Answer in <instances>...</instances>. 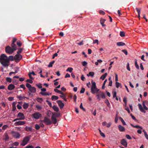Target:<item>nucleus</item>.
I'll list each match as a JSON object with an SVG mask.
<instances>
[{"mask_svg":"<svg viewBox=\"0 0 148 148\" xmlns=\"http://www.w3.org/2000/svg\"><path fill=\"white\" fill-rule=\"evenodd\" d=\"M87 64V62L86 61H84L82 62V65L84 66H86Z\"/></svg>","mask_w":148,"mask_h":148,"instance_id":"obj_55","label":"nucleus"},{"mask_svg":"<svg viewBox=\"0 0 148 148\" xmlns=\"http://www.w3.org/2000/svg\"><path fill=\"white\" fill-rule=\"evenodd\" d=\"M94 74L95 73L93 72H90L88 74H87V75L88 77L91 76V77H93Z\"/></svg>","mask_w":148,"mask_h":148,"instance_id":"obj_24","label":"nucleus"},{"mask_svg":"<svg viewBox=\"0 0 148 148\" xmlns=\"http://www.w3.org/2000/svg\"><path fill=\"white\" fill-rule=\"evenodd\" d=\"M15 87V86L14 85L11 84L8 86V89L9 90H11L14 89Z\"/></svg>","mask_w":148,"mask_h":148,"instance_id":"obj_16","label":"nucleus"},{"mask_svg":"<svg viewBox=\"0 0 148 148\" xmlns=\"http://www.w3.org/2000/svg\"><path fill=\"white\" fill-rule=\"evenodd\" d=\"M9 137L7 134H5L4 135V139L5 140H7L8 139H9Z\"/></svg>","mask_w":148,"mask_h":148,"instance_id":"obj_37","label":"nucleus"},{"mask_svg":"<svg viewBox=\"0 0 148 148\" xmlns=\"http://www.w3.org/2000/svg\"><path fill=\"white\" fill-rule=\"evenodd\" d=\"M26 87L28 88V90L29 88H30L32 86L29 83H26Z\"/></svg>","mask_w":148,"mask_h":148,"instance_id":"obj_45","label":"nucleus"},{"mask_svg":"<svg viewBox=\"0 0 148 148\" xmlns=\"http://www.w3.org/2000/svg\"><path fill=\"white\" fill-rule=\"evenodd\" d=\"M22 58V56L21 54H16L14 57V60L16 62H18Z\"/></svg>","mask_w":148,"mask_h":148,"instance_id":"obj_6","label":"nucleus"},{"mask_svg":"<svg viewBox=\"0 0 148 148\" xmlns=\"http://www.w3.org/2000/svg\"><path fill=\"white\" fill-rule=\"evenodd\" d=\"M136 10L138 12V14H140V9H139L138 8H136Z\"/></svg>","mask_w":148,"mask_h":148,"instance_id":"obj_59","label":"nucleus"},{"mask_svg":"<svg viewBox=\"0 0 148 148\" xmlns=\"http://www.w3.org/2000/svg\"><path fill=\"white\" fill-rule=\"evenodd\" d=\"M100 96L102 98L104 99L105 98V96L104 93L103 92H100Z\"/></svg>","mask_w":148,"mask_h":148,"instance_id":"obj_26","label":"nucleus"},{"mask_svg":"<svg viewBox=\"0 0 148 148\" xmlns=\"http://www.w3.org/2000/svg\"><path fill=\"white\" fill-rule=\"evenodd\" d=\"M12 133L13 136L16 138H19L20 137V134L17 132H12Z\"/></svg>","mask_w":148,"mask_h":148,"instance_id":"obj_9","label":"nucleus"},{"mask_svg":"<svg viewBox=\"0 0 148 148\" xmlns=\"http://www.w3.org/2000/svg\"><path fill=\"white\" fill-rule=\"evenodd\" d=\"M36 100L38 102L42 103L43 101V99L42 98L38 97L36 99Z\"/></svg>","mask_w":148,"mask_h":148,"instance_id":"obj_34","label":"nucleus"},{"mask_svg":"<svg viewBox=\"0 0 148 148\" xmlns=\"http://www.w3.org/2000/svg\"><path fill=\"white\" fill-rule=\"evenodd\" d=\"M17 45L19 47H21L22 45V43L20 41H18L17 42Z\"/></svg>","mask_w":148,"mask_h":148,"instance_id":"obj_46","label":"nucleus"},{"mask_svg":"<svg viewBox=\"0 0 148 148\" xmlns=\"http://www.w3.org/2000/svg\"><path fill=\"white\" fill-rule=\"evenodd\" d=\"M73 70V69L71 67H69L67 69L66 71H69L70 73H71Z\"/></svg>","mask_w":148,"mask_h":148,"instance_id":"obj_40","label":"nucleus"},{"mask_svg":"<svg viewBox=\"0 0 148 148\" xmlns=\"http://www.w3.org/2000/svg\"><path fill=\"white\" fill-rule=\"evenodd\" d=\"M106 21V20L104 19L101 18L100 20V22L101 24L102 25V26H105L106 25L104 24L105 22Z\"/></svg>","mask_w":148,"mask_h":148,"instance_id":"obj_19","label":"nucleus"},{"mask_svg":"<svg viewBox=\"0 0 148 148\" xmlns=\"http://www.w3.org/2000/svg\"><path fill=\"white\" fill-rule=\"evenodd\" d=\"M54 91L57 92V93H59L60 94H63V92H62V91H61L60 90H58V89H54Z\"/></svg>","mask_w":148,"mask_h":148,"instance_id":"obj_31","label":"nucleus"},{"mask_svg":"<svg viewBox=\"0 0 148 148\" xmlns=\"http://www.w3.org/2000/svg\"><path fill=\"white\" fill-rule=\"evenodd\" d=\"M80 108L82 109L84 111H85V109L82 106V103H81L80 106Z\"/></svg>","mask_w":148,"mask_h":148,"instance_id":"obj_60","label":"nucleus"},{"mask_svg":"<svg viewBox=\"0 0 148 148\" xmlns=\"http://www.w3.org/2000/svg\"><path fill=\"white\" fill-rule=\"evenodd\" d=\"M29 90L31 93H34L36 91V89L35 87L32 86L29 89Z\"/></svg>","mask_w":148,"mask_h":148,"instance_id":"obj_15","label":"nucleus"},{"mask_svg":"<svg viewBox=\"0 0 148 148\" xmlns=\"http://www.w3.org/2000/svg\"><path fill=\"white\" fill-rule=\"evenodd\" d=\"M41 121L45 123L46 125H51L52 123L50 120L46 117H45L44 120Z\"/></svg>","mask_w":148,"mask_h":148,"instance_id":"obj_7","label":"nucleus"},{"mask_svg":"<svg viewBox=\"0 0 148 148\" xmlns=\"http://www.w3.org/2000/svg\"><path fill=\"white\" fill-rule=\"evenodd\" d=\"M54 61H52L50 62L48 65V67H52L53 66V64L54 63Z\"/></svg>","mask_w":148,"mask_h":148,"instance_id":"obj_35","label":"nucleus"},{"mask_svg":"<svg viewBox=\"0 0 148 148\" xmlns=\"http://www.w3.org/2000/svg\"><path fill=\"white\" fill-rule=\"evenodd\" d=\"M32 127H30L26 126L25 127V130L27 132H32Z\"/></svg>","mask_w":148,"mask_h":148,"instance_id":"obj_21","label":"nucleus"},{"mask_svg":"<svg viewBox=\"0 0 148 148\" xmlns=\"http://www.w3.org/2000/svg\"><path fill=\"white\" fill-rule=\"evenodd\" d=\"M17 39L15 38H13V40L12 41V42L11 44V46H12L13 47H17V46L15 44V42L17 40Z\"/></svg>","mask_w":148,"mask_h":148,"instance_id":"obj_13","label":"nucleus"},{"mask_svg":"<svg viewBox=\"0 0 148 148\" xmlns=\"http://www.w3.org/2000/svg\"><path fill=\"white\" fill-rule=\"evenodd\" d=\"M30 139V137L29 136H27L24 137L23 140L21 143V145L22 146L25 145L29 140Z\"/></svg>","mask_w":148,"mask_h":148,"instance_id":"obj_4","label":"nucleus"},{"mask_svg":"<svg viewBox=\"0 0 148 148\" xmlns=\"http://www.w3.org/2000/svg\"><path fill=\"white\" fill-rule=\"evenodd\" d=\"M134 127L136 128H139L141 129H142V127H141L140 126L138 125H136Z\"/></svg>","mask_w":148,"mask_h":148,"instance_id":"obj_61","label":"nucleus"},{"mask_svg":"<svg viewBox=\"0 0 148 148\" xmlns=\"http://www.w3.org/2000/svg\"><path fill=\"white\" fill-rule=\"evenodd\" d=\"M99 90V89H98L97 88H96L95 89V90H94V91L95 92V93H97Z\"/></svg>","mask_w":148,"mask_h":148,"instance_id":"obj_52","label":"nucleus"},{"mask_svg":"<svg viewBox=\"0 0 148 148\" xmlns=\"http://www.w3.org/2000/svg\"><path fill=\"white\" fill-rule=\"evenodd\" d=\"M0 62L2 66L4 67H7L9 65L10 61H8V60L6 58L4 60L0 61Z\"/></svg>","mask_w":148,"mask_h":148,"instance_id":"obj_3","label":"nucleus"},{"mask_svg":"<svg viewBox=\"0 0 148 148\" xmlns=\"http://www.w3.org/2000/svg\"><path fill=\"white\" fill-rule=\"evenodd\" d=\"M116 87L117 88H118L119 87H120L121 88H122V86H121V84L119 82H116Z\"/></svg>","mask_w":148,"mask_h":148,"instance_id":"obj_29","label":"nucleus"},{"mask_svg":"<svg viewBox=\"0 0 148 148\" xmlns=\"http://www.w3.org/2000/svg\"><path fill=\"white\" fill-rule=\"evenodd\" d=\"M57 102L60 108H63L64 104L62 103L61 101L58 100L57 101Z\"/></svg>","mask_w":148,"mask_h":148,"instance_id":"obj_12","label":"nucleus"},{"mask_svg":"<svg viewBox=\"0 0 148 148\" xmlns=\"http://www.w3.org/2000/svg\"><path fill=\"white\" fill-rule=\"evenodd\" d=\"M35 128L36 130H38L40 128V126L37 124L35 125Z\"/></svg>","mask_w":148,"mask_h":148,"instance_id":"obj_47","label":"nucleus"},{"mask_svg":"<svg viewBox=\"0 0 148 148\" xmlns=\"http://www.w3.org/2000/svg\"><path fill=\"white\" fill-rule=\"evenodd\" d=\"M17 117H19V119L20 120H23L24 119V114L21 112H19L17 115Z\"/></svg>","mask_w":148,"mask_h":148,"instance_id":"obj_11","label":"nucleus"},{"mask_svg":"<svg viewBox=\"0 0 148 148\" xmlns=\"http://www.w3.org/2000/svg\"><path fill=\"white\" fill-rule=\"evenodd\" d=\"M33 116V117L35 119H38L40 118H41L42 117V114L38 112H36L34 113Z\"/></svg>","mask_w":148,"mask_h":148,"instance_id":"obj_8","label":"nucleus"},{"mask_svg":"<svg viewBox=\"0 0 148 148\" xmlns=\"http://www.w3.org/2000/svg\"><path fill=\"white\" fill-rule=\"evenodd\" d=\"M127 69L128 70V71H130V69L129 66V63H128L127 65Z\"/></svg>","mask_w":148,"mask_h":148,"instance_id":"obj_62","label":"nucleus"},{"mask_svg":"<svg viewBox=\"0 0 148 148\" xmlns=\"http://www.w3.org/2000/svg\"><path fill=\"white\" fill-rule=\"evenodd\" d=\"M28 107V103H25L23 105V108L24 109H26Z\"/></svg>","mask_w":148,"mask_h":148,"instance_id":"obj_30","label":"nucleus"},{"mask_svg":"<svg viewBox=\"0 0 148 148\" xmlns=\"http://www.w3.org/2000/svg\"><path fill=\"white\" fill-rule=\"evenodd\" d=\"M25 148H34L33 146L32 145H28Z\"/></svg>","mask_w":148,"mask_h":148,"instance_id":"obj_64","label":"nucleus"},{"mask_svg":"<svg viewBox=\"0 0 148 148\" xmlns=\"http://www.w3.org/2000/svg\"><path fill=\"white\" fill-rule=\"evenodd\" d=\"M107 81V79H106L104 81V82H103V84L102 86V89H104V86H105V84H106V82Z\"/></svg>","mask_w":148,"mask_h":148,"instance_id":"obj_50","label":"nucleus"},{"mask_svg":"<svg viewBox=\"0 0 148 148\" xmlns=\"http://www.w3.org/2000/svg\"><path fill=\"white\" fill-rule=\"evenodd\" d=\"M8 127V126L7 125H4L2 127V130H5Z\"/></svg>","mask_w":148,"mask_h":148,"instance_id":"obj_44","label":"nucleus"},{"mask_svg":"<svg viewBox=\"0 0 148 148\" xmlns=\"http://www.w3.org/2000/svg\"><path fill=\"white\" fill-rule=\"evenodd\" d=\"M105 103H106L108 106V107H110V103L109 102V101L108 99H107L105 101Z\"/></svg>","mask_w":148,"mask_h":148,"instance_id":"obj_43","label":"nucleus"},{"mask_svg":"<svg viewBox=\"0 0 148 148\" xmlns=\"http://www.w3.org/2000/svg\"><path fill=\"white\" fill-rule=\"evenodd\" d=\"M6 81L7 82L10 83L12 82V79L9 77H7L6 79Z\"/></svg>","mask_w":148,"mask_h":148,"instance_id":"obj_38","label":"nucleus"},{"mask_svg":"<svg viewBox=\"0 0 148 148\" xmlns=\"http://www.w3.org/2000/svg\"><path fill=\"white\" fill-rule=\"evenodd\" d=\"M116 45L117 46H120L125 45V44L122 42H119L117 43Z\"/></svg>","mask_w":148,"mask_h":148,"instance_id":"obj_27","label":"nucleus"},{"mask_svg":"<svg viewBox=\"0 0 148 148\" xmlns=\"http://www.w3.org/2000/svg\"><path fill=\"white\" fill-rule=\"evenodd\" d=\"M25 121H18L16 122L14 124L16 126L19 125H22L25 124Z\"/></svg>","mask_w":148,"mask_h":148,"instance_id":"obj_10","label":"nucleus"},{"mask_svg":"<svg viewBox=\"0 0 148 148\" xmlns=\"http://www.w3.org/2000/svg\"><path fill=\"white\" fill-rule=\"evenodd\" d=\"M53 108L55 111L56 112H58L59 110L58 108L55 106H53Z\"/></svg>","mask_w":148,"mask_h":148,"instance_id":"obj_32","label":"nucleus"},{"mask_svg":"<svg viewBox=\"0 0 148 148\" xmlns=\"http://www.w3.org/2000/svg\"><path fill=\"white\" fill-rule=\"evenodd\" d=\"M121 143L125 147H127V143L125 139H123L121 141Z\"/></svg>","mask_w":148,"mask_h":148,"instance_id":"obj_14","label":"nucleus"},{"mask_svg":"<svg viewBox=\"0 0 148 148\" xmlns=\"http://www.w3.org/2000/svg\"><path fill=\"white\" fill-rule=\"evenodd\" d=\"M18 144H19V143L18 142H15L12 145V146H17L18 145Z\"/></svg>","mask_w":148,"mask_h":148,"instance_id":"obj_54","label":"nucleus"},{"mask_svg":"<svg viewBox=\"0 0 148 148\" xmlns=\"http://www.w3.org/2000/svg\"><path fill=\"white\" fill-rule=\"evenodd\" d=\"M135 66L136 67V68L138 69H139V66L137 64V62L136 60V61L135 62Z\"/></svg>","mask_w":148,"mask_h":148,"instance_id":"obj_49","label":"nucleus"},{"mask_svg":"<svg viewBox=\"0 0 148 148\" xmlns=\"http://www.w3.org/2000/svg\"><path fill=\"white\" fill-rule=\"evenodd\" d=\"M6 59L8 60V61H10V60L13 61L14 60V57L12 56H10L8 58H6Z\"/></svg>","mask_w":148,"mask_h":148,"instance_id":"obj_23","label":"nucleus"},{"mask_svg":"<svg viewBox=\"0 0 148 148\" xmlns=\"http://www.w3.org/2000/svg\"><path fill=\"white\" fill-rule=\"evenodd\" d=\"M119 119L120 120V121H121V122L124 125H126V124L125 123V122L121 117H119Z\"/></svg>","mask_w":148,"mask_h":148,"instance_id":"obj_33","label":"nucleus"},{"mask_svg":"<svg viewBox=\"0 0 148 148\" xmlns=\"http://www.w3.org/2000/svg\"><path fill=\"white\" fill-rule=\"evenodd\" d=\"M26 82H28L30 84L32 83L33 81L32 80L30 79H27L26 81Z\"/></svg>","mask_w":148,"mask_h":148,"instance_id":"obj_57","label":"nucleus"},{"mask_svg":"<svg viewBox=\"0 0 148 148\" xmlns=\"http://www.w3.org/2000/svg\"><path fill=\"white\" fill-rule=\"evenodd\" d=\"M123 101L125 103V106H126L127 105V99L126 98L124 97L123 99Z\"/></svg>","mask_w":148,"mask_h":148,"instance_id":"obj_51","label":"nucleus"},{"mask_svg":"<svg viewBox=\"0 0 148 148\" xmlns=\"http://www.w3.org/2000/svg\"><path fill=\"white\" fill-rule=\"evenodd\" d=\"M46 102L47 103L48 105L50 106V107H52V104L48 100H46Z\"/></svg>","mask_w":148,"mask_h":148,"instance_id":"obj_48","label":"nucleus"},{"mask_svg":"<svg viewBox=\"0 0 148 148\" xmlns=\"http://www.w3.org/2000/svg\"><path fill=\"white\" fill-rule=\"evenodd\" d=\"M17 49V47H13L11 46V47L9 46H8L6 47L5 51L6 53L10 54H11L14 51H16Z\"/></svg>","mask_w":148,"mask_h":148,"instance_id":"obj_1","label":"nucleus"},{"mask_svg":"<svg viewBox=\"0 0 148 148\" xmlns=\"http://www.w3.org/2000/svg\"><path fill=\"white\" fill-rule=\"evenodd\" d=\"M85 90V89L84 88H82L81 90L80 91V93H84Z\"/></svg>","mask_w":148,"mask_h":148,"instance_id":"obj_56","label":"nucleus"},{"mask_svg":"<svg viewBox=\"0 0 148 148\" xmlns=\"http://www.w3.org/2000/svg\"><path fill=\"white\" fill-rule=\"evenodd\" d=\"M7 56L6 55L4 54H1L0 58V61L2 60H3L5 59V58H7Z\"/></svg>","mask_w":148,"mask_h":148,"instance_id":"obj_17","label":"nucleus"},{"mask_svg":"<svg viewBox=\"0 0 148 148\" xmlns=\"http://www.w3.org/2000/svg\"><path fill=\"white\" fill-rule=\"evenodd\" d=\"M122 52L124 53L126 55H127L128 54V52L127 50L125 49L122 50H121Z\"/></svg>","mask_w":148,"mask_h":148,"instance_id":"obj_53","label":"nucleus"},{"mask_svg":"<svg viewBox=\"0 0 148 148\" xmlns=\"http://www.w3.org/2000/svg\"><path fill=\"white\" fill-rule=\"evenodd\" d=\"M119 130L121 132H124L125 131V128L124 127L122 126L121 125L118 126Z\"/></svg>","mask_w":148,"mask_h":148,"instance_id":"obj_18","label":"nucleus"},{"mask_svg":"<svg viewBox=\"0 0 148 148\" xmlns=\"http://www.w3.org/2000/svg\"><path fill=\"white\" fill-rule=\"evenodd\" d=\"M17 98H18V99H19V100H22L23 99H24L25 98H27V99H29V98H27V97H24V96L22 97L21 95L17 96Z\"/></svg>","mask_w":148,"mask_h":148,"instance_id":"obj_22","label":"nucleus"},{"mask_svg":"<svg viewBox=\"0 0 148 148\" xmlns=\"http://www.w3.org/2000/svg\"><path fill=\"white\" fill-rule=\"evenodd\" d=\"M40 94L43 95H48V92H40Z\"/></svg>","mask_w":148,"mask_h":148,"instance_id":"obj_42","label":"nucleus"},{"mask_svg":"<svg viewBox=\"0 0 148 148\" xmlns=\"http://www.w3.org/2000/svg\"><path fill=\"white\" fill-rule=\"evenodd\" d=\"M36 86L39 88H42V84H36Z\"/></svg>","mask_w":148,"mask_h":148,"instance_id":"obj_58","label":"nucleus"},{"mask_svg":"<svg viewBox=\"0 0 148 148\" xmlns=\"http://www.w3.org/2000/svg\"><path fill=\"white\" fill-rule=\"evenodd\" d=\"M107 75V73L104 74L101 77L100 79L102 80H104Z\"/></svg>","mask_w":148,"mask_h":148,"instance_id":"obj_28","label":"nucleus"},{"mask_svg":"<svg viewBox=\"0 0 148 148\" xmlns=\"http://www.w3.org/2000/svg\"><path fill=\"white\" fill-rule=\"evenodd\" d=\"M59 97L55 95H53L51 97V99L53 101H55L58 99Z\"/></svg>","mask_w":148,"mask_h":148,"instance_id":"obj_25","label":"nucleus"},{"mask_svg":"<svg viewBox=\"0 0 148 148\" xmlns=\"http://www.w3.org/2000/svg\"><path fill=\"white\" fill-rule=\"evenodd\" d=\"M20 87L21 88H22L24 90H25L26 88L25 87V86L23 84H21L20 85Z\"/></svg>","mask_w":148,"mask_h":148,"instance_id":"obj_63","label":"nucleus"},{"mask_svg":"<svg viewBox=\"0 0 148 148\" xmlns=\"http://www.w3.org/2000/svg\"><path fill=\"white\" fill-rule=\"evenodd\" d=\"M143 106V108L142 105L140 104H139L138 105V106L140 110L142 112H144V113H145V111H144V109L146 110H148V108L146 106L144 102H143L142 103Z\"/></svg>","mask_w":148,"mask_h":148,"instance_id":"obj_2","label":"nucleus"},{"mask_svg":"<svg viewBox=\"0 0 148 148\" xmlns=\"http://www.w3.org/2000/svg\"><path fill=\"white\" fill-rule=\"evenodd\" d=\"M36 108L37 110H41L42 108V107L41 106L38 105H36Z\"/></svg>","mask_w":148,"mask_h":148,"instance_id":"obj_41","label":"nucleus"},{"mask_svg":"<svg viewBox=\"0 0 148 148\" xmlns=\"http://www.w3.org/2000/svg\"><path fill=\"white\" fill-rule=\"evenodd\" d=\"M23 48H19L18 49V50L17 51V53L18 54H20L23 50Z\"/></svg>","mask_w":148,"mask_h":148,"instance_id":"obj_36","label":"nucleus"},{"mask_svg":"<svg viewBox=\"0 0 148 148\" xmlns=\"http://www.w3.org/2000/svg\"><path fill=\"white\" fill-rule=\"evenodd\" d=\"M125 33L124 32L121 31L120 33V35L121 36L123 37L125 36Z\"/></svg>","mask_w":148,"mask_h":148,"instance_id":"obj_39","label":"nucleus"},{"mask_svg":"<svg viewBox=\"0 0 148 148\" xmlns=\"http://www.w3.org/2000/svg\"><path fill=\"white\" fill-rule=\"evenodd\" d=\"M91 84L92 86L91 88V92L92 94H95V92L94 91V90L97 88L96 84L95 82H93L92 80L91 82Z\"/></svg>","mask_w":148,"mask_h":148,"instance_id":"obj_5","label":"nucleus"},{"mask_svg":"<svg viewBox=\"0 0 148 148\" xmlns=\"http://www.w3.org/2000/svg\"><path fill=\"white\" fill-rule=\"evenodd\" d=\"M51 119L53 122V123L54 124H55L56 123L57 121L55 117L53 115H52L51 117Z\"/></svg>","mask_w":148,"mask_h":148,"instance_id":"obj_20","label":"nucleus"}]
</instances>
